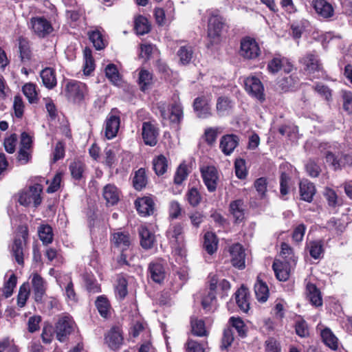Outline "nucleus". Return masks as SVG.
<instances>
[{
	"label": "nucleus",
	"instance_id": "43",
	"mask_svg": "<svg viewBox=\"0 0 352 352\" xmlns=\"http://www.w3.org/2000/svg\"><path fill=\"white\" fill-rule=\"evenodd\" d=\"M147 183V177L146 175V171L144 168H140L138 170L134 175L133 179V187L138 190H140L144 187L146 186Z\"/></svg>",
	"mask_w": 352,
	"mask_h": 352
},
{
	"label": "nucleus",
	"instance_id": "3",
	"mask_svg": "<svg viewBox=\"0 0 352 352\" xmlns=\"http://www.w3.org/2000/svg\"><path fill=\"white\" fill-rule=\"evenodd\" d=\"M28 228L26 226L17 228L12 243L10 245L12 256L18 264H23L28 240Z\"/></svg>",
	"mask_w": 352,
	"mask_h": 352
},
{
	"label": "nucleus",
	"instance_id": "53",
	"mask_svg": "<svg viewBox=\"0 0 352 352\" xmlns=\"http://www.w3.org/2000/svg\"><path fill=\"white\" fill-rule=\"evenodd\" d=\"M16 282L17 278L14 274H11L8 279L6 280L3 287V294L6 298L12 295Z\"/></svg>",
	"mask_w": 352,
	"mask_h": 352
},
{
	"label": "nucleus",
	"instance_id": "14",
	"mask_svg": "<svg viewBox=\"0 0 352 352\" xmlns=\"http://www.w3.org/2000/svg\"><path fill=\"white\" fill-rule=\"evenodd\" d=\"M211 100L205 96L197 97L193 102V109L197 116L201 119L212 116Z\"/></svg>",
	"mask_w": 352,
	"mask_h": 352
},
{
	"label": "nucleus",
	"instance_id": "47",
	"mask_svg": "<svg viewBox=\"0 0 352 352\" xmlns=\"http://www.w3.org/2000/svg\"><path fill=\"white\" fill-rule=\"evenodd\" d=\"M135 29L137 34L143 35L150 31L151 25L146 17L139 16L135 20Z\"/></svg>",
	"mask_w": 352,
	"mask_h": 352
},
{
	"label": "nucleus",
	"instance_id": "64",
	"mask_svg": "<svg viewBox=\"0 0 352 352\" xmlns=\"http://www.w3.org/2000/svg\"><path fill=\"white\" fill-rule=\"evenodd\" d=\"M265 352H281L280 343L274 338H270L265 342Z\"/></svg>",
	"mask_w": 352,
	"mask_h": 352
},
{
	"label": "nucleus",
	"instance_id": "34",
	"mask_svg": "<svg viewBox=\"0 0 352 352\" xmlns=\"http://www.w3.org/2000/svg\"><path fill=\"white\" fill-rule=\"evenodd\" d=\"M118 148L115 146H107L104 150L102 163L111 168L117 161L116 153Z\"/></svg>",
	"mask_w": 352,
	"mask_h": 352
},
{
	"label": "nucleus",
	"instance_id": "35",
	"mask_svg": "<svg viewBox=\"0 0 352 352\" xmlns=\"http://www.w3.org/2000/svg\"><path fill=\"white\" fill-rule=\"evenodd\" d=\"M280 256L285 260V264L296 263L297 257L295 256L293 248L287 243L283 242L280 244Z\"/></svg>",
	"mask_w": 352,
	"mask_h": 352
},
{
	"label": "nucleus",
	"instance_id": "26",
	"mask_svg": "<svg viewBox=\"0 0 352 352\" xmlns=\"http://www.w3.org/2000/svg\"><path fill=\"white\" fill-rule=\"evenodd\" d=\"M235 300L239 308L246 313L250 309L249 295L248 290L241 287L235 293Z\"/></svg>",
	"mask_w": 352,
	"mask_h": 352
},
{
	"label": "nucleus",
	"instance_id": "52",
	"mask_svg": "<svg viewBox=\"0 0 352 352\" xmlns=\"http://www.w3.org/2000/svg\"><path fill=\"white\" fill-rule=\"evenodd\" d=\"M69 170L72 177L79 180L83 177L85 164L80 161H75L69 165Z\"/></svg>",
	"mask_w": 352,
	"mask_h": 352
},
{
	"label": "nucleus",
	"instance_id": "2",
	"mask_svg": "<svg viewBox=\"0 0 352 352\" xmlns=\"http://www.w3.org/2000/svg\"><path fill=\"white\" fill-rule=\"evenodd\" d=\"M184 226L182 223L173 224L167 231V236L174 249L175 255L177 256V263L186 262V251L184 250L185 240L184 235Z\"/></svg>",
	"mask_w": 352,
	"mask_h": 352
},
{
	"label": "nucleus",
	"instance_id": "10",
	"mask_svg": "<svg viewBox=\"0 0 352 352\" xmlns=\"http://www.w3.org/2000/svg\"><path fill=\"white\" fill-rule=\"evenodd\" d=\"M30 25L34 34L39 38H45L54 31L51 22L43 16L32 17Z\"/></svg>",
	"mask_w": 352,
	"mask_h": 352
},
{
	"label": "nucleus",
	"instance_id": "1",
	"mask_svg": "<svg viewBox=\"0 0 352 352\" xmlns=\"http://www.w3.org/2000/svg\"><path fill=\"white\" fill-rule=\"evenodd\" d=\"M162 122L164 125L168 122L170 126L176 131L180 129V125L184 119V109L182 104L175 102L170 106L166 102H160L157 104Z\"/></svg>",
	"mask_w": 352,
	"mask_h": 352
},
{
	"label": "nucleus",
	"instance_id": "13",
	"mask_svg": "<svg viewBox=\"0 0 352 352\" xmlns=\"http://www.w3.org/2000/svg\"><path fill=\"white\" fill-rule=\"evenodd\" d=\"M244 83L245 89L249 94L261 102L265 100L264 87L258 78L255 76L248 77Z\"/></svg>",
	"mask_w": 352,
	"mask_h": 352
},
{
	"label": "nucleus",
	"instance_id": "44",
	"mask_svg": "<svg viewBox=\"0 0 352 352\" xmlns=\"http://www.w3.org/2000/svg\"><path fill=\"white\" fill-rule=\"evenodd\" d=\"M85 64L83 66V72L85 75H89L95 69L94 60L92 57L91 50L85 47L84 50Z\"/></svg>",
	"mask_w": 352,
	"mask_h": 352
},
{
	"label": "nucleus",
	"instance_id": "4",
	"mask_svg": "<svg viewBox=\"0 0 352 352\" xmlns=\"http://www.w3.org/2000/svg\"><path fill=\"white\" fill-rule=\"evenodd\" d=\"M110 242L114 249L123 252L131 248L133 239L128 231L120 228L111 232Z\"/></svg>",
	"mask_w": 352,
	"mask_h": 352
},
{
	"label": "nucleus",
	"instance_id": "58",
	"mask_svg": "<svg viewBox=\"0 0 352 352\" xmlns=\"http://www.w3.org/2000/svg\"><path fill=\"white\" fill-rule=\"evenodd\" d=\"M234 341L233 331L230 327L225 328L221 338V349H226L231 346Z\"/></svg>",
	"mask_w": 352,
	"mask_h": 352
},
{
	"label": "nucleus",
	"instance_id": "57",
	"mask_svg": "<svg viewBox=\"0 0 352 352\" xmlns=\"http://www.w3.org/2000/svg\"><path fill=\"white\" fill-rule=\"evenodd\" d=\"M96 306L100 314L106 318L108 315L110 305L108 300L104 296H99L96 301Z\"/></svg>",
	"mask_w": 352,
	"mask_h": 352
},
{
	"label": "nucleus",
	"instance_id": "33",
	"mask_svg": "<svg viewBox=\"0 0 352 352\" xmlns=\"http://www.w3.org/2000/svg\"><path fill=\"white\" fill-rule=\"evenodd\" d=\"M193 54V47L190 45L181 46L177 52L179 63L183 65H186L190 63Z\"/></svg>",
	"mask_w": 352,
	"mask_h": 352
},
{
	"label": "nucleus",
	"instance_id": "20",
	"mask_svg": "<svg viewBox=\"0 0 352 352\" xmlns=\"http://www.w3.org/2000/svg\"><path fill=\"white\" fill-rule=\"evenodd\" d=\"M32 285L35 300L36 302L41 301L46 289L44 280L40 275L34 274L32 278Z\"/></svg>",
	"mask_w": 352,
	"mask_h": 352
},
{
	"label": "nucleus",
	"instance_id": "61",
	"mask_svg": "<svg viewBox=\"0 0 352 352\" xmlns=\"http://www.w3.org/2000/svg\"><path fill=\"white\" fill-rule=\"evenodd\" d=\"M19 47L21 59H29L30 57V50L28 41L24 38H19Z\"/></svg>",
	"mask_w": 352,
	"mask_h": 352
},
{
	"label": "nucleus",
	"instance_id": "63",
	"mask_svg": "<svg viewBox=\"0 0 352 352\" xmlns=\"http://www.w3.org/2000/svg\"><path fill=\"white\" fill-rule=\"evenodd\" d=\"M0 352H19L17 346L9 338L0 341Z\"/></svg>",
	"mask_w": 352,
	"mask_h": 352
},
{
	"label": "nucleus",
	"instance_id": "54",
	"mask_svg": "<svg viewBox=\"0 0 352 352\" xmlns=\"http://www.w3.org/2000/svg\"><path fill=\"white\" fill-rule=\"evenodd\" d=\"M30 296V288L28 283H23L19 287L17 296V305L19 307H23Z\"/></svg>",
	"mask_w": 352,
	"mask_h": 352
},
{
	"label": "nucleus",
	"instance_id": "23",
	"mask_svg": "<svg viewBox=\"0 0 352 352\" xmlns=\"http://www.w3.org/2000/svg\"><path fill=\"white\" fill-rule=\"evenodd\" d=\"M139 214L143 217L150 215L153 211V201L151 197H144L138 199L135 202Z\"/></svg>",
	"mask_w": 352,
	"mask_h": 352
},
{
	"label": "nucleus",
	"instance_id": "16",
	"mask_svg": "<svg viewBox=\"0 0 352 352\" xmlns=\"http://www.w3.org/2000/svg\"><path fill=\"white\" fill-rule=\"evenodd\" d=\"M120 124V116L112 111L107 116L104 122V135L108 140H111L117 135Z\"/></svg>",
	"mask_w": 352,
	"mask_h": 352
},
{
	"label": "nucleus",
	"instance_id": "17",
	"mask_svg": "<svg viewBox=\"0 0 352 352\" xmlns=\"http://www.w3.org/2000/svg\"><path fill=\"white\" fill-rule=\"evenodd\" d=\"M239 138L234 134H227L221 137L219 148L226 155H231L239 145Z\"/></svg>",
	"mask_w": 352,
	"mask_h": 352
},
{
	"label": "nucleus",
	"instance_id": "62",
	"mask_svg": "<svg viewBox=\"0 0 352 352\" xmlns=\"http://www.w3.org/2000/svg\"><path fill=\"white\" fill-rule=\"evenodd\" d=\"M157 67L158 72L161 74L162 78H164L166 81H170L171 80L170 76L173 74V72L164 62L162 60H158Z\"/></svg>",
	"mask_w": 352,
	"mask_h": 352
},
{
	"label": "nucleus",
	"instance_id": "28",
	"mask_svg": "<svg viewBox=\"0 0 352 352\" xmlns=\"http://www.w3.org/2000/svg\"><path fill=\"white\" fill-rule=\"evenodd\" d=\"M230 211L236 222H241L245 217V204L243 199H236L230 204Z\"/></svg>",
	"mask_w": 352,
	"mask_h": 352
},
{
	"label": "nucleus",
	"instance_id": "56",
	"mask_svg": "<svg viewBox=\"0 0 352 352\" xmlns=\"http://www.w3.org/2000/svg\"><path fill=\"white\" fill-rule=\"evenodd\" d=\"M229 323L231 327L234 328L239 336L241 337H245L246 335V329L244 322L239 317H231L229 319Z\"/></svg>",
	"mask_w": 352,
	"mask_h": 352
},
{
	"label": "nucleus",
	"instance_id": "29",
	"mask_svg": "<svg viewBox=\"0 0 352 352\" xmlns=\"http://www.w3.org/2000/svg\"><path fill=\"white\" fill-rule=\"evenodd\" d=\"M190 173V169L185 161L182 162L176 168L174 177L173 183L176 186H180L186 180L188 175Z\"/></svg>",
	"mask_w": 352,
	"mask_h": 352
},
{
	"label": "nucleus",
	"instance_id": "48",
	"mask_svg": "<svg viewBox=\"0 0 352 352\" xmlns=\"http://www.w3.org/2000/svg\"><path fill=\"white\" fill-rule=\"evenodd\" d=\"M221 133V128L219 127H209L205 129L204 138L206 142L210 145H213L219 133Z\"/></svg>",
	"mask_w": 352,
	"mask_h": 352
},
{
	"label": "nucleus",
	"instance_id": "19",
	"mask_svg": "<svg viewBox=\"0 0 352 352\" xmlns=\"http://www.w3.org/2000/svg\"><path fill=\"white\" fill-rule=\"evenodd\" d=\"M299 192L300 199L311 203L314 199L316 189L314 183L308 179H302L299 183Z\"/></svg>",
	"mask_w": 352,
	"mask_h": 352
},
{
	"label": "nucleus",
	"instance_id": "5",
	"mask_svg": "<svg viewBox=\"0 0 352 352\" xmlns=\"http://www.w3.org/2000/svg\"><path fill=\"white\" fill-rule=\"evenodd\" d=\"M43 187L38 184L30 186L28 189L19 194V204L24 206H29L33 204L34 206L37 207L41 203V193Z\"/></svg>",
	"mask_w": 352,
	"mask_h": 352
},
{
	"label": "nucleus",
	"instance_id": "51",
	"mask_svg": "<svg viewBox=\"0 0 352 352\" xmlns=\"http://www.w3.org/2000/svg\"><path fill=\"white\" fill-rule=\"evenodd\" d=\"M273 270L278 280L286 281L291 272L290 265H272Z\"/></svg>",
	"mask_w": 352,
	"mask_h": 352
},
{
	"label": "nucleus",
	"instance_id": "40",
	"mask_svg": "<svg viewBox=\"0 0 352 352\" xmlns=\"http://www.w3.org/2000/svg\"><path fill=\"white\" fill-rule=\"evenodd\" d=\"M38 234L40 240L43 244L47 245L53 241L52 228L49 225H41L38 228Z\"/></svg>",
	"mask_w": 352,
	"mask_h": 352
},
{
	"label": "nucleus",
	"instance_id": "50",
	"mask_svg": "<svg viewBox=\"0 0 352 352\" xmlns=\"http://www.w3.org/2000/svg\"><path fill=\"white\" fill-rule=\"evenodd\" d=\"M169 162L163 155H160L155 159V175H163L168 170Z\"/></svg>",
	"mask_w": 352,
	"mask_h": 352
},
{
	"label": "nucleus",
	"instance_id": "27",
	"mask_svg": "<svg viewBox=\"0 0 352 352\" xmlns=\"http://www.w3.org/2000/svg\"><path fill=\"white\" fill-rule=\"evenodd\" d=\"M218 239L216 234L212 232H207L204 236L203 248L209 254H214L218 247Z\"/></svg>",
	"mask_w": 352,
	"mask_h": 352
},
{
	"label": "nucleus",
	"instance_id": "30",
	"mask_svg": "<svg viewBox=\"0 0 352 352\" xmlns=\"http://www.w3.org/2000/svg\"><path fill=\"white\" fill-rule=\"evenodd\" d=\"M306 289L307 298L311 303L316 307L321 306L322 305V299L320 292L316 286L314 284L308 283Z\"/></svg>",
	"mask_w": 352,
	"mask_h": 352
},
{
	"label": "nucleus",
	"instance_id": "15",
	"mask_svg": "<svg viewBox=\"0 0 352 352\" xmlns=\"http://www.w3.org/2000/svg\"><path fill=\"white\" fill-rule=\"evenodd\" d=\"M201 177L208 190H216L219 179L218 172L214 166H207L201 168Z\"/></svg>",
	"mask_w": 352,
	"mask_h": 352
},
{
	"label": "nucleus",
	"instance_id": "11",
	"mask_svg": "<svg viewBox=\"0 0 352 352\" xmlns=\"http://www.w3.org/2000/svg\"><path fill=\"white\" fill-rule=\"evenodd\" d=\"M224 25L225 20L221 16L214 13L211 14L208 19V36L212 43L219 40Z\"/></svg>",
	"mask_w": 352,
	"mask_h": 352
},
{
	"label": "nucleus",
	"instance_id": "42",
	"mask_svg": "<svg viewBox=\"0 0 352 352\" xmlns=\"http://www.w3.org/2000/svg\"><path fill=\"white\" fill-rule=\"evenodd\" d=\"M107 78L116 86L121 84V78L116 66L114 64H109L105 68Z\"/></svg>",
	"mask_w": 352,
	"mask_h": 352
},
{
	"label": "nucleus",
	"instance_id": "36",
	"mask_svg": "<svg viewBox=\"0 0 352 352\" xmlns=\"http://www.w3.org/2000/svg\"><path fill=\"white\" fill-rule=\"evenodd\" d=\"M142 135L145 144L154 145V127L151 122L143 123Z\"/></svg>",
	"mask_w": 352,
	"mask_h": 352
},
{
	"label": "nucleus",
	"instance_id": "24",
	"mask_svg": "<svg viewBox=\"0 0 352 352\" xmlns=\"http://www.w3.org/2000/svg\"><path fill=\"white\" fill-rule=\"evenodd\" d=\"M229 252L232 264H245V253L240 243H234L230 247Z\"/></svg>",
	"mask_w": 352,
	"mask_h": 352
},
{
	"label": "nucleus",
	"instance_id": "21",
	"mask_svg": "<svg viewBox=\"0 0 352 352\" xmlns=\"http://www.w3.org/2000/svg\"><path fill=\"white\" fill-rule=\"evenodd\" d=\"M313 6L316 13L324 19L330 18L333 15L332 6L325 0H315Z\"/></svg>",
	"mask_w": 352,
	"mask_h": 352
},
{
	"label": "nucleus",
	"instance_id": "55",
	"mask_svg": "<svg viewBox=\"0 0 352 352\" xmlns=\"http://www.w3.org/2000/svg\"><path fill=\"white\" fill-rule=\"evenodd\" d=\"M192 333L197 336H206L208 335L206 330L204 322L201 320H192L191 321Z\"/></svg>",
	"mask_w": 352,
	"mask_h": 352
},
{
	"label": "nucleus",
	"instance_id": "60",
	"mask_svg": "<svg viewBox=\"0 0 352 352\" xmlns=\"http://www.w3.org/2000/svg\"><path fill=\"white\" fill-rule=\"evenodd\" d=\"M327 228L329 230L336 231L337 234H340L344 230L345 226L340 219L332 217L327 221Z\"/></svg>",
	"mask_w": 352,
	"mask_h": 352
},
{
	"label": "nucleus",
	"instance_id": "39",
	"mask_svg": "<svg viewBox=\"0 0 352 352\" xmlns=\"http://www.w3.org/2000/svg\"><path fill=\"white\" fill-rule=\"evenodd\" d=\"M324 343L332 350H336L338 346V338L329 329H324L321 332Z\"/></svg>",
	"mask_w": 352,
	"mask_h": 352
},
{
	"label": "nucleus",
	"instance_id": "37",
	"mask_svg": "<svg viewBox=\"0 0 352 352\" xmlns=\"http://www.w3.org/2000/svg\"><path fill=\"white\" fill-rule=\"evenodd\" d=\"M88 36L90 41L93 43L96 50H101L106 47L107 42L103 38V36L101 32L98 30L89 32Z\"/></svg>",
	"mask_w": 352,
	"mask_h": 352
},
{
	"label": "nucleus",
	"instance_id": "22",
	"mask_svg": "<svg viewBox=\"0 0 352 352\" xmlns=\"http://www.w3.org/2000/svg\"><path fill=\"white\" fill-rule=\"evenodd\" d=\"M105 342L111 349H118L123 342L120 330L118 328L111 329L105 337Z\"/></svg>",
	"mask_w": 352,
	"mask_h": 352
},
{
	"label": "nucleus",
	"instance_id": "18",
	"mask_svg": "<svg viewBox=\"0 0 352 352\" xmlns=\"http://www.w3.org/2000/svg\"><path fill=\"white\" fill-rule=\"evenodd\" d=\"M325 157L327 162L331 163L335 170L340 169L345 165L352 164V156L348 154L336 156L332 152L328 151Z\"/></svg>",
	"mask_w": 352,
	"mask_h": 352
},
{
	"label": "nucleus",
	"instance_id": "41",
	"mask_svg": "<svg viewBox=\"0 0 352 352\" xmlns=\"http://www.w3.org/2000/svg\"><path fill=\"white\" fill-rule=\"evenodd\" d=\"M232 107V102L226 97H219L217 99L216 109L219 116L227 115Z\"/></svg>",
	"mask_w": 352,
	"mask_h": 352
},
{
	"label": "nucleus",
	"instance_id": "8",
	"mask_svg": "<svg viewBox=\"0 0 352 352\" xmlns=\"http://www.w3.org/2000/svg\"><path fill=\"white\" fill-rule=\"evenodd\" d=\"M240 55L248 60H254L261 54V49L256 40L250 36L241 39L240 46Z\"/></svg>",
	"mask_w": 352,
	"mask_h": 352
},
{
	"label": "nucleus",
	"instance_id": "38",
	"mask_svg": "<svg viewBox=\"0 0 352 352\" xmlns=\"http://www.w3.org/2000/svg\"><path fill=\"white\" fill-rule=\"evenodd\" d=\"M140 244L144 249H149L153 247L154 237L149 230L144 226L140 228Z\"/></svg>",
	"mask_w": 352,
	"mask_h": 352
},
{
	"label": "nucleus",
	"instance_id": "25",
	"mask_svg": "<svg viewBox=\"0 0 352 352\" xmlns=\"http://www.w3.org/2000/svg\"><path fill=\"white\" fill-rule=\"evenodd\" d=\"M254 293L257 300L260 302H265L269 297V289L267 284L263 282L260 276H257L254 284Z\"/></svg>",
	"mask_w": 352,
	"mask_h": 352
},
{
	"label": "nucleus",
	"instance_id": "59",
	"mask_svg": "<svg viewBox=\"0 0 352 352\" xmlns=\"http://www.w3.org/2000/svg\"><path fill=\"white\" fill-rule=\"evenodd\" d=\"M127 281L124 278H118L116 285V294L120 299H123L127 295Z\"/></svg>",
	"mask_w": 352,
	"mask_h": 352
},
{
	"label": "nucleus",
	"instance_id": "6",
	"mask_svg": "<svg viewBox=\"0 0 352 352\" xmlns=\"http://www.w3.org/2000/svg\"><path fill=\"white\" fill-rule=\"evenodd\" d=\"M267 179L264 177L256 179L254 182V188L256 192V197H251L250 204L257 208L267 201Z\"/></svg>",
	"mask_w": 352,
	"mask_h": 352
},
{
	"label": "nucleus",
	"instance_id": "7",
	"mask_svg": "<svg viewBox=\"0 0 352 352\" xmlns=\"http://www.w3.org/2000/svg\"><path fill=\"white\" fill-rule=\"evenodd\" d=\"M305 69L312 78H320L323 76V70L318 56L313 53L307 54L301 59Z\"/></svg>",
	"mask_w": 352,
	"mask_h": 352
},
{
	"label": "nucleus",
	"instance_id": "45",
	"mask_svg": "<svg viewBox=\"0 0 352 352\" xmlns=\"http://www.w3.org/2000/svg\"><path fill=\"white\" fill-rule=\"evenodd\" d=\"M186 199L191 206L196 207L201 203L202 197L197 188L192 187L188 190Z\"/></svg>",
	"mask_w": 352,
	"mask_h": 352
},
{
	"label": "nucleus",
	"instance_id": "49",
	"mask_svg": "<svg viewBox=\"0 0 352 352\" xmlns=\"http://www.w3.org/2000/svg\"><path fill=\"white\" fill-rule=\"evenodd\" d=\"M309 254L315 259L320 258L324 252L323 244L320 241H311L308 245Z\"/></svg>",
	"mask_w": 352,
	"mask_h": 352
},
{
	"label": "nucleus",
	"instance_id": "12",
	"mask_svg": "<svg viewBox=\"0 0 352 352\" xmlns=\"http://www.w3.org/2000/svg\"><path fill=\"white\" fill-rule=\"evenodd\" d=\"M74 327V322L70 317L67 316L60 317L55 325L56 338L60 342H65L73 331Z\"/></svg>",
	"mask_w": 352,
	"mask_h": 352
},
{
	"label": "nucleus",
	"instance_id": "46",
	"mask_svg": "<svg viewBox=\"0 0 352 352\" xmlns=\"http://www.w3.org/2000/svg\"><path fill=\"white\" fill-rule=\"evenodd\" d=\"M23 94L28 98L30 103H36L38 101V93L36 85L33 83H26L22 88Z\"/></svg>",
	"mask_w": 352,
	"mask_h": 352
},
{
	"label": "nucleus",
	"instance_id": "32",
	"mask_svg": "<svg viewBox=\"0 0 352 352\" xmlns=\"http://www.w3.org/2000/svg\"><path fill=\"white\" fill-rule=\"evenodd\" d=\"M41 78L43 85L48 89H52L56 85V78L54 71L50 67L43 69L41 72Z\"/></svg>",
	"mask_w": 352,
	"mask_h": 352
},
{
	"label": "nucleus",
	"instance_id": "31",
	"mask_svg": "<svg viewBox=\"0 0 352 352\" xmlns=\"http://www.w3.org/2000/svg\"><path fill=\"white\" fill-rule=\"evenodd\" d=\"M103 197L108 204H117L119 200V192L116 186L112 184L106 185L103 189Z\"/></svg>",
	"mask_w": 352,
	"mask_h": 352
},
{
	"label": "nucleus",
	"instance_id": "9",
	"mask_svg": "<svg viewBox=\"0 0 352 352\" xmlns=\"http://www.w3.org/2000/svg\"><path fill=\"white\" fill-rule=\"evenodd\" d=\"M65 91L67 98L76 102L85 98L87 94V87L83 82L71 80L67 82Z\"/></svg>",
	"mask_w": 352,
	"mask_h": 352
}]
</instances>
